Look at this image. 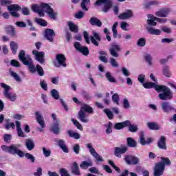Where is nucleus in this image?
I'll use <instances>...</instances> for the list:
<instances>
[{"instance_id":"nucleus-1","label":"nucleus","mask_w":176,"mask_h":176,"mask_svg":"<svg viewBox=\"0 0 176 176\" xmlns=\"http://www.w3.org/2000/svg\"><path fill=\"white\" fill-rule=\"evenodd\" d=\"M19 58L24 64V65H28L30 72L32 74H35V72L37 71L40 76H43V68H42V67L39 65H36L35 67L31 56L30 55L25 56V52H24V50H21L19 54Z\"/></svg>"},{"instance_id":"nucleus-2","label":"nucleus","mask_w":176,"mask_h":176,"mask_svg":"<svg viewBox=\"0 0 176 176\" xmlns=\"http://www.w3.org/2000/svg\"><path fill=\"white\" fill-rule=\"evenodd\" d=\"M32 10L35 12V13H38L41 17H43V16H45L43 12H45L50 16V19H52L53 20H56V17L57 16V12H54V10H53L52 8L45 3H41V6H38L36 4L32 5Z\"/></svg>"},{"instance_id":"nucleus-3","label":"nucleus","mask_w":176,"mask_h":176,"mask_svg":"<svg viewBox=\"0 0 176 176\" xmlns=\"http://www.w3.org/2000/svg\"><path fill=\"white\" fill-rule=\"evenodd\" d=\"M158 93L162 92L158 95V97L160 100L163 101H168L169 100H173L174 98V93L173 91L166 85H160L158 87Z\"/></svg>"},{"instance_id":"nucleus-4","label":"nucleus","mask_w":176,"mask_h":176,"mask_svg":"<svg viewBox=\"0 0 176 176\" xmlns=\"http://www.w3.org/2000/svg\"><path fill=\"white\" fill-rule=\"evenodd\" d=\"M161 160V162L155 164L154 168V176L163 175L166 166H170L171 164V161H170L168 158L162 157Z\"/></svg>"},{"instance_id":"nucleus-5","label":"nucleus","mask_w":176,"mask_h":176,"mask_svg":"<svg viewBox=\"0 0 176 176\" xmlns=\"http://www.w3.org/2000/svg\"><path fill=\"white\" fill-rule=\"evenodd\" d=\"M1 149L3 152H7V153L17 155L19 157H24V152L20 150V144L3 145L1 146Z\"/></svg>"},{"instance_id":"nucleus-6","label":"nucleus","mask_w":176,"mask_h":176,"mask_svg":"<svg viewBox=\"0 0 176 176\" xmlns=\"http://www.w3.org/2000/svg\"><path fill=\"white\" fill-rule=\"evenodd\" d=\"M85 146L87 149H89V153H91V156L96 159L98 162H104V159H102V157L98 154L97 151L94 148H93V144L91 143H87L85 144Z\"/></svg>"},{"instance_id":"nucleus-7","label":"nucleus","mask_w":176,"mask_h":176,"mask_svg":"<svg viewBox=\"0 0 176 176\" xmlns=\"http://www.w3.org/2000/svg\"><path fill=\"white\" fill-rule=\"evenodd\" d=\"M122 50V47L116 43H111L109 52L112 57H119V52Z\"/></svg>"},{"instance_id":"nucleus-8","label":"nucleus","mask_w":176,"mask_h":176,"mask_svg":"<svg viewBox=\"0 0 176 176\" xmlns=\"http://www.w3.org/2000/svg\"><path fill=\"white\" fill-rule=\"evenodd\" d=\"M56 61L54 62V65L57 68L60 67H67V63H65V56L63 54H58L56 56Z\"/></svg>"},{"instance_id":"nucleus-9","label":"nucleus","mask_w":176,"mask_h":176,"mask_svg":"<svg viewBox=\"0 0 176 176\" xmlns=\"http://www.w3.org/2000/svg\"><path fill=\"white\" fill-rule=\"evenodd\" d=\"M96 5H98V6H104L102 11L104 12V13H107V12H108L112 7V1L111 0H97Z\"/></svg>"},{"instance_id":"nucleus-10","label":"nucleus","mask_w":176,"mask_h":176,"mask_svg":"<svg viewBox=\"0 0 176 176\" xmlns=\"http://www.w3.org/2000/svg\"><path fill=\"white\" fill-rule=\"evenodd\" d=\"M32 54L34 56L35 60L40 63V64H45V52L34 50Z\"/></svg>"},{"instance_id":"nucleus-11","label":"nucleus","mask_w":176,"mask_h":176,"mask_svg":"<svg viewBox=\"0 0 176 176\" xmlns=\"http://www.w3.org/2000/svg\"><path fill=\"white\" fill-rule=\"evenodd\" d=\"M20 9H21V7L17 4H12L8 7V10L13 17H20V14L18 13Z\"/></svg>"},{"instance_id":"nucleus-12","label":"nucleus","mask_w":176,"mask_h":176,"mask_svg":"<svg viewBox=\"0 0 176 176\" xmlns=\"http://www.w3.org/2000/svg\"><path fill=\"white\" fill-rule=\"evenodd\" d=\"M74 47L78 52L83 54V56H89V48L82 46L79 42L74 43Z\"/></svg>"},{"instance_id":"nucleus-13","label":"nucleus","mask_w":176,"mask_h":176,"mask_svg":"<svg viewBox=\"0 0 176 176\" xmlns=\"http://www.w3.org/2000/svg\"><path fill=\"white\" fill-rule=\"evenodd\" d=\"M124 160L127 164H138L140 163V159L133 155H126Z\"/></svg>"},{"instance_id":"nucleus-14","label":"nucleus","mask_w":176,"mask_h":176,"mask_svg":"<svg viewBox=\"0 0 176 176\" xmlns=\"http://www.w3.org/2000/svg\"><path fill=\"white\" fill-rule=\"evenodd\" d=\"M92 35L93 36H91L89 37L91 43H93V45H95V46H98V42H97V41H101V36H100V34L93 30Z\"/></svg>"},{"instance_id":"nucleus-15","label":"nucleus","mask_w":176,"mask_h":176,"mask_svg":"<svg viewBox=\"0 0 176 176\" xmlns=\"http://www.w3.org/2000/svg\"><path fill=\"white\" fill-rule=\"evenodd\" d=\"M36 119L38 124L41 126V129H45V120L43 119V116L39 111L35 112Z\"/></svg>"},{"instance_id":"nucleus-16","label":"nucleus","mask_w":176,"mask_h":176,"mask_svg":"<svg viewBox=\"0 0 176 176\" xmlns=\"http://www.w3.org/2000/svg\"><path fill=\"white\" fill-rule=\"evenodd\" d=\"M170 12L171 10H170V8H163L155 12V15L157 16V17H167V16L170 14Z\"/></svg>"},{"instance_id":"nucleus-17","label":"nucleus","mask_w":176,"mask_h":176,"mask_svg":"<svg viewBox=\"0 0 176 176\" xmlns=\"http://www.w3.org/2000/svg\"><path fill=\"white\" fill-rule=\"evenodd\" d=\"M126 152H127V146H122L115 148V155L117 157H122V155L126 153Z\"/></svg>"},{"instance_id":"nucleus-18","label":"nucleus","mask_w":176,"mask_h":176,"mask_svg":"<svg viewBox=\"0 0 176 176\" xmlns=\"http://www.w3.org/2000/svg\"><path fill=\"white\" fill-rule=\"evenodd\" d=\"M55 35L54 31L52 29H47L45 31V38L50 42L53 41V38H54Z\"/></svg>"},{"instance_id":"nucleus-19","label":"nucleus","mask_w":176,"mask_h":176,"mask_svg":"<svg viewBox=\"0 0 176 176\" xmlns=\"http://www.w3.org/2000/svg\"><path fill=\"white\" fill-rule=\"evenodd\" d=\"M162 109L164 112H166V113H168V112H171V111H174L175 109V108L171 106L168 102H163L162 103Z\"/></svg>"},{"instance_id":"nucleus-20","label":"nucleus","mask_w":176,"mask_h":176,"mask_svg":"<svg viewBox=\"0 0 176 176\" xmlns=\"http://www.w3.org/2000/svg\"><path fill=\"white\" fill-rule=\"evenodd\" d=\"M131 17H133V12L131 10H128L126 12L118 15L120 20H128V19H131Z\"/></svg>"},{"instance_id":"nucleus-21","label":"nucleus","mask_w":176,"mask_h":176,"mask_svg":"<svg viewBox=\"0 0 176 176\" xmlns=\"http://www.w3.org/2000/svg\"><path fill=\"white\" fill-rule=\"evenodd\" d=\"M142 86L144 87V89L153 88L155 90H156V91H157L159 90L158 88L160 87V85L152 82H144L142 84Z\"/></svg>"},{"instance_id":"nucleus-22","label":"nucleus","mask_w":176,"mask_h":176,"mask_svg":"<svg viewBox=\"0 0 176 176\" xmlns=\"http://www.w3.org/2000/svg\"><path fill=\"white\" fill-rule=\"evenodd\" d=\"M159 20V18H157L156 16L152 15V14H149L148 15V19H147V24L148 25H151L153 27L156 26V21H157Z\"/></svg>"},{"instance_id":"nucleus-23","label":"nucleus","mask_w":176,"mask_h":176,"mask_svg":"<svg viewBox=\"0 0 176 176\" xmlns=\"http://www.w3.org/2000/svg\"><path fill=\"white\" fill-rule=\"evenodd\" d=\"M140 141L142 145H148V144H151V142H152V138H148L146 140L145 134L144 133V132H141L140 134Z\"/></svg>"},{"instance_id":"nucleus-24","label":"nucleus","mask_w":176,"mask_h":176,"mask_svg":"<svg viewBox=\"0 0 176 176\" xmlns=\"http://www.w3.org/2000/svg\"><path fill=\"white\" fill-rule=\"evenodd\" d=\"M129 124H130V120H126L122 122H118L115 124L114 129H116V130H122V129L127 127Z\"/></svg>"},{"instance_id":"nucleus-25","label":"nucleus","mask_w":176,"mask_h":176,"mask_svg":"<svg viewBox=\"0 0 176 176\" xmlns=\"http://www.w3.org/2000/svg\"><path fill=\"white\" fill-rule=\"evenodd\" d=\"M55 142H57L58 146L60 148V149H62L63 152H65V153H68L69 152L68 147L65 144V142H64V140H56Z\"/></svg>"},{"instance_id":"nucleus-26","label":"nucleus","mask_w":176,"mask_h":176,"mask_svg":"<svg viewBox=\"0 0 176 176\" xmlns=\"http://www.w3.org/2000/svg\"><path fill=\"white\" fill-rule=\"evenodd\" d=\"M88 117L89 116L86 115L85 112L80 111L78 112V119L80 120V122H82V123H88Z\"/></svg>"},{"instance_id":"nucleus-27","label":"nucleus","mask_w":176,"mask_h":176,"mask_svg":"<svg viewBox=\"0 0 176 176\" xmlns=\"http://www.w3.org/2000/svg\"><path fill=\"white\" fill-rule=\"evenodd\" d=\"M15 124L16 127L18 137H26L25 134L21 129V123L19 121H16Z\"/></svg>"},{"instance_id":"nucleus-28","label":"nucleus","mask_w":176,"mask_h":176,"mask_svg":"<svg viewBox=\"0 0 176 176\" xmlns=\"http://www.w3.org/2000/svg\"><path fill=\"white\" fill-rule=\"evenodd\" d=\"M91 166H93V162H91V160L83 161L80 164V167L82 170H87V168L91 167Z\"/></svg>"},{"instance_id":"nucleus-29","label":"nucleus","mask_w":176,"mask_h":176,"mask_svg":"<svg viewBox=\"0 0 176 176\" xmlns=\"http://www.w3.org/2000/svg\"><path fill=\"white\" fill-rule=\"evenodd\" d=\"M157 145L160 149H167V146H166V138L164 136H162L160 138Z\"/></svg>"},{"instance_id":"nucleus-30","label":"nucleus","mask_w":176,"mask_h":176,"mask_svg":"<svg viewBox=\"0 0 176 176\" xmlns=\"http://www.w3.org/2000/svg\"><path fill=\"white\" fill-rule=\"evenodd\" d=\"M25 146L28 151H32L35 148V144L31 139L26 140Z\"/></svg>"},{"instance_id":"nucleus-31","label":"nucleus","mask_w":176,"mask_h":176,"mask_svg":"<svg viewBox=\"0 0 176 176\" xmlns=\"http://www.w3.org/2000/svg\"><path fill=\"white\" fill-rule=\"evenodd\" d=\"M80 111L81 112H87V113H93V108L87 104H82Z\"/></svg>"},{"instance_id":"nucleus-32","label":"nucleus","mask_w":176,"mask_h":176,"mask_svg":"<svg viewBox=\"0 0 176 176\" xmlns=\"http://www.w3.org/2000/svg\"><path fill=\"white\" fill-rule=\"evenodd\" d=\"M162 73L164 76H166V78H171L172 74L171 71H170V67L168 66H165L162 69Z\"/></svg>"},{"instance_id":"nucleus-33","label":"nucleus","mask_w":176,"mask_h":176,"mask_svg":"<svg viewBox=\"0 0 176 176\" xmlns=\"http://www.w3.org/2000/svg\"><path fill=\"white\" fill-rule=\"evenodd\" d=\"M147 31L151 35H160V34H162V30L151 27L147 28Z\"/></svg>"},{"instance_id":"nucleus-34","label":"nucleus","mask_w":176,"mask_h":176,"mask_svg":"<svg viewBox=\"0 0 176 176\" xmlns=\"http://www.w3.org/2000/svg\"><path fill=\"white\" fill-rule=\"evenodd\" d=\"M72 171L73 174H75V175H80V171L79 170V166L76 162H74L72 167Z\"/></svg>"},{"instance_id":"nucleus-35","label":"nucleus","mask_w":176,"mask_h":176,"mask_svg":"<svg viewBox=\"0 0 176 176\" xmlns=\"http://www.w3.org/2000/svg\"><path fill=\"white\" fill-rule=\"evenodd\" d=\"M106 78L110 83H116L118 81L116 80V78L112 76V73L108 72L105 74Z\"/></svg>"},{"instance_id":"nucleus-36","label":"nucleus","mask_w":176,"mask_h":176,"mask_svg":"<svg viewBox=\"0 0 176 176\" xmlns=\"http://www.w3.org/2000/svg\"><path fill=\"white\" fill-rule=\"evenodd\" d=\"M89 23L91 25H96L97 27H101L102 25V23L97 18H91Z\"/></svg>"},{"instance_id":"nucleus-37","label":"nucleus","mask_w":176,"mask_h":176,"mask_svg":"<svg viewBox=\"0 0 176 176\" xmlns=\"http://www.w3.org/2000/svg\"><path fill=\"white\" fill-rule=\"evenodd\" d=\"M68 27L72 32L77 33L79 31V30L78 29V25H76L73 22H68Z\"/></svg>"},{"instance_id":"nucleus-38","label":"nucleus","mask_w":176,"mask_h":176,"mask_svg":"<svg viewBox=\"0 0 176 176\" xmlns=\"http://www.w3.org/2000/svg\"><path fill=\"white\" fill-rule=\"evenodd\" d=\"M147 127H148L150 130H160V125L155 122H148Z\"/></svg>"},{"instance_id":"nucleus-39","label":"nucleus","mask_w":176,"mask_h":176,"mask_svg":"<svg viewBox=\"0 0 176 176\" xmlns=\"http://www.w3.org/2000/svg\"><path fill=\"white\" fill-rule=\"evenodd\" d=\"M67 133L69 137H71L72 138H74V140H79V138H80V135L78 132L69 130Z\"/></svg>"},{"instance_id":"nucleus-40","label":"nucleus","mask_w":176,"mask_h":176,"mask_svg":"<svg viewBox=\"0 0 176 176\" xmlns=\"http://www.w3.org/2000/svg\"><path fill=\"white\" fill-rule=\"evenodd\" d=\"M126 127H129V130L131 133H135L138 131V126L134 124H131V122L130 121L129 124L126 125Z\"/></svg>"},{"instance_id":"nucleus-41","label":"nucleus","mask_w":176,"mask_h":176,"mask_svg":"<svg viewBox=\"0 0 176 176\" xmlns=\"http://www.w3.org/2000/svg\"><path fill=\"white\" fill-rule=\"evenodd\" d=\"M9 72H10V75H11L12 78H14V79L16 80V82H21V78H20V76H19V74H17V73L13 71V69H10Z\"/></svg>"},{"instance_id":"nucleus-42","label":"nucleus","mask_w":176,"mask_h":176,"mask_svg":"<svg viewBox=\"0 0 176 176\" xmlns=\"http://www.w3.org/2000/svg\"><path fill=\"white\" fill-rule=\"evenodd\" d=\"M10 49L13 53V54H16L17 53V49H19V45L14 41H11L10 43Z\"/></svg>"},{"instance_id":"nucleus-43","label":"nucleus","mask_w":176,"mask_h":176,"mask_svg":"<svg viewBox=\"0 0 176 176\" xmlns=\"http://www.w3.org/2000/svg\"><path fill=\"white\" fill-rule=\"evenodd\" d=\"M126 141L128 146H130L131 148H135V146H137V142H135L133 138H128Z\"/></svg>"},{"instance_id":"nucleus-44","label":"nucleus","mask_w":176,"mask_h":176,"mask_svg":"<svg viewBox=\"0 0 176 176\" xmlns=\"http://www.w3.org/2000/svg\"><path fill=\"white\" fill-rule=\"evenodd\" d=\"M58 124H60V122H54L52 130L54 134H58L60 133V127H58Z\"/></svg>"},{"instance_id":"nucleus-45","label":"nucleus","mask_w":176,"mask_h":176,"mask_svg":"<svg viewBox=\"0 0 176 176\" xmlns=\"http://www.w3.org/2000/svg\"><path fill=\"white\" fill-rule=\"evenodd\" d=\"M51 96L54 100H60V93L56 89L51 90Z\"/></svg>"},{"instance_id":"nucleus-46","label":"nucleus","mask_w":176,"mask_h":176,"mask_svg":"<svg viewBox=\"0 0 176 176\" xmlns=\"http://www.w3.org/2000/svg\"><path fill=\"white\" fill-rule=\"evenodd\" d=\"M0 86L1 87H2V89H4V91H3L4 96H6V94H8L9 90H10V86L3 82L0 83Z\"/></svg>"},{"instance_id":"nucleus-47","label":"nucleus","mask_w":176,"mask_h":176,"mask_svg":"<svg viewBox=\"0 0 176 176\" xmlns=\"http://www.w3.org/2000/svg\"><path fill=\"white\" fill-rule=\"evenodd\" d=\"M4 96L5 97H6V98L10 100V101H14L17 98L16 94H13V93L8 92L6 95H4Z\"/></svg>"},{"instance_id":"nucleus-48","label":"nucleus","mask_w":176,"mask_h":176,"mask_svg":"<svg viewBox=\"0 0 176 176\" xmlns=\"http://www.w3.org/2000/svg\"><path fill=\"white\" fill-rule=\"evenodd\" d=\"M159 1H153L144 3V6L146 9H149L152 5H159Z\"/></svg>"},{"instance_id":"nucleus-49","label":"nucleus","mask_w":176,"mask_h":176,"mask_svg":"<svg viewBox=\"0 0 176 176\" xmlns=\"http://www.w3.org/2000/svg\"><path fill=\"white\" fill-rule=\"evenodd\" d=\"M35 21L37 24H39V25H42L43 27H46V25H47V23L43 19L36 18Z\"/></svg>"},{"instance_id":"nucleus-50","label":"nucleus","mask_w":176,"mask_h":176,"mask_svg":"<svg viewBox=\"0 0 176 176\" xmlns=\"http://www.w3.org/2000/svg\"><path fill=\"white\" fill-rule=\"evenodd\" d=\"M118 22H115L112 27L113 36V38H118V30L116 28H118Z\"/></svg>"},{"instance_id":"nucleus-51","label":"nucleus","mask_w":176,"mask_h":176,"mask_svg":"<svg viewBox=\"0 0 176 176\" xmlns=\"http://www.w3.org/2000/svg\"><path fill=\"white\" fill-rule=\"evenodd\" d=\"M111 67L113 68H119V63L116 61V59L115 58H110V61H109Z\"/></svg>"},{"instance_id":"nucleus-52","label":"nucleus","mask_w":176,"mask_h":176,"mask_svg":"<svg viewBox=\"0 0 176 176\" xmlns=\"http://www.w3.org/2000/svg\"><path fill=\"white\" fill-rule=\"evenodd\" d=\"M146 43V40L145 39V38H140L137 42L138 46L140 47H144Z\"/></svg>"},{"instance_id":"nucleus-53","label":"nucleus","mask_w":176,"mask_h":176,"mask_svg":"<svg viewBox=\"0 0 176 176\" xmlns=\"http://www.w3.org/2000/svg\"><path fill=\"white\" fill-rule=\"evenodd\" d=\"M112 101L113 102L116 104V105H119V101H120V98H119V94H113L112 96Z\"/></svg>"},{"instance_id":"nucleus-54","label":"nucleus","mask_w":176,"mask_h":176,"mask_svg":"<svg viewBox=\"0 0 176 176\" xmlns=\"http://www.w3.org/2000/svg\"><path fill=\"white\" fill-rule=\"evenodd\" d=\"M24 157H26V159L30 160L32 163L35 162V157L32 155V154H30L28 153H24Z\"/></svg>"},{"instance_id":"nucleus-55","label":"nucleus","mask_w":176,"mask_h":176,"mask_svg":"<svg viewBox=\"0 0 176 176\" xmlns=\"http://www.w3.org/2000/svg\"><path fill=\"white\" fill-rule=\"evenodd\" d=\"M72 122L74 123V126L77 127L78 130H83V127L82 126V124L79 123V122L74 118L72 119Z\"/></svg>"},{"instance_id":"nucleus-56","label":"nucleus","mask_w":176,"mask_h":176,"mask_svg":"<svg viewBox=\"0 0 176 176\" xmlns=\"http://www.w3.org/2000/svg\"><path fill=\"white\" fill-rule=\"evenodd\" d=\"M43 153L45 157H49L52 155V151L47 148H43Z\"/></svg>"},{"instance_id":"nucleus-57","label":"nucleus","mask_w":176,"mask_h":176,"mask_svg":"<svg viewBox=\"0 0 176 176\" xmlns=\"http://www.w3.org/2000/svg\"><path fill=\"white\" fill-rule=\"evenodd\" d=\"M89 3H90V0H82L81 3V8L82 10H87V7L86 6H87Z\"/></svg>"},{"instance_id":"nucleus-58","label":"nucleus","mask_w":176,"mask_h":176,"mask_svg":"<svg viewBox=\"0 0 176 176\" xmlns=\"http://www.w3.org/2000/svg\"><path fill=\"white\" fill-rule=\"evenodd\" d=\"M9 122L10 120H7V124L5 125V129H6V130H9V129H14V127H16L14 123Z\"/></svg>"},{"instance_id":"nucleus-59","label":"nucleus","mask_w":176,"mask_h":176,"mask_svg":"<svg viewBox=\"0 0 176 176\" xmlns=\"http://www.w3.org/2000/svg\"><path fill=\"white\" fill-rule=\"evenodd\" d=\"M104 113H106L109 119H113V113H112V111H111V110H109V109H105L104 110Z\"/></svg>"},{"instance_id":"nucleus-60","label":"nucleus","mask_w":176,"mask_h":176,"mask_svg":"<svg viewBox=\"0 0 176 176\" xmlns=\"http://www.w3.org/2000/svg\"><path fill=\"white\" fill-rule=\"evenodd\" d=\"M113 124L112 122H109L108 124L106 125L107 129H106V133L107 134H111L112 133V127Z\"/></svg>"},{"instance_id":"nucleus-61","label":"nucleus","mask_w":176,"mask_h":176,"mask_svg":"<svg viewBox=\"0 0 176 176\" xmlns=\"http://www.w3.org/2000/svg\"><path fill=\"white\" fill-rule=\"evenodd\" d=\"M72 149L76 155H79V152L80 151V146H79V144H76L73 145Z\"/></svg>"},{"instance_id":"nucleus-62","label":"nucleus","mask_w":176,"mask_h":176,"mask_svg":"<svg viewBox=\"0 0 176 176\" xmlns=\"http://www.w3.org/2000/svg\"><path fill=\"white\" fill-rule=\"evenodd\" d=\"M40 86L43 90H47V83H46V81H45V80H41L40 81Z\"/></svg>"},{"instance_id":"nucleus-63","label":"nucleus","mask_w":176,"mask_h":176,"mask_svg":"<svg viewBox=\"0 0 176 176\" xmlns=\"http://www.w3.org/2000/svg\"><path fill=\"white\" fill-rule=\"evenodd\" d=\"M144 58L148 65H152V56L150 54H146Z\"/></svg>"},{"instance_id":"nucleus-64","label":"nucleus","mask_w":176,"mask_h":176,"mask_svg":"<svg viewBox=\"0 0 176 176\" xmlns=\"http://www.w3.org/2000/svg\"><path fill=\"white\" fill-rule=\"evenodd\" d=\"M34 176H42V168H37L36 172L34 173Z\"/></svg>"}]
</instances>
